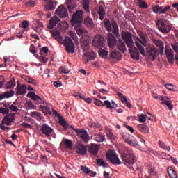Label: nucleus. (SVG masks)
Wrapping results in <instances>:
<instances>
[{"instance_id": "58836bf2", "label": "nucleus", "mask_w": 178, "mask_h": 178, "mask_svg": "<svg viewBox=\"0 0 178 178\" xmlns=\"http://www.w3.org/2000/svg\"><path fill=\"white\" fill-rule=\"evenodd\" d=\"M99 56L100 58H104V59H108V55L109 52L105 49H102L100 51H98Z\"/></svg>"}, {"instance_id": "c9c22d12", "label": "nucleus", "mask_w": 178, "mask_h": 178, "mask_svg": "<svg viewBox=\"0 0 178 178\" xmlns=\"http://www.w3.org/2000/svg\"><path fill=\"white\" fill-rule=\"evenodd\" d=\"M22 79H23V80H25V81H26V83H29V84H33V86H37V82L35 81V80L31 79L29 76L22 75Z\"/></svg>"}, {"instance_id": "423d86ee", "label": "nucleus", "mask_w": 178, "mask_h": 178, "mask_svg": "<svg viewBox=\"0 0 178 178\" xmlns=\"http://www.w3.org/2000/svg\"><path fill=\"white\" fill-rule=\"evenodd\" d=\"M108 162L112 163V165H122V161L118 156V154L115 151H109L106 155Z\"/></svg>"}, {"instance_id": "f704fd0d", "label": "nucleus", "mask_w": 178, "mask_h": 178, "mask_svg": "<svg viewBox=\"0 0 178 178\" xmlns=\"http://www.w3.org/2000/svg\"><path fill=\"white\" fill-rule=\"evenodd\" d=\"M116 47H118L119 51H120L123 54H124V52L126 51V44H124V42H123V40H122V39H120L119 44H118Z\"/></svg>"}, {"instance_id": "49530a36", "label": "nucleus", "mask_w": 178, "mask_h": 178, "mask_svg": "<svg viewBox=\"0 0 178 178\" xmlns=\"http://www.w3.org/2000/svg\"><path fill=\"white\" fill-rule=\"evenodd\" d=\"M66 5L68 8L69 12H72L73 9H74V6H73V3H72V0H67L66 1Z\"/></svg>"}, {"instance_id": "412c9836", "label": "nucleus", "mask_w": 178, "mask_h": 178, "mask_svg": "<svg viewBox=\"0 0 178 178\" xmlns=\"http://www.w3.org/2000/svg\"><path fill=\"white\" fill-rule=\"evenodd\" d=\"M98 151H99V146L95 143L90 144L88 152L91 155H94L95 156L98 155Z\"/></svg>"}, {"instance_id": "e433bc0d", "label": "nucleus", "mask_w": 178, "mask_h": 178, "mask_svg": "<svg viewBox=\"0 0 178 178\" xmlns=\"http://www.w3.org/2000/svg\"><path fill=\"white\" fill-rule=\"evenodd\" d=\"M158 155L159 157L161 158V159H166L167 161H170V159H172V156L163 152H159Z\"/></svg>"}, {"instance_id": "69168bd1", "label": "nucleus", "mask_w": 178, "mask_h": 178, "mask_svg": "<svg viewBox=\"0 0 178 178\" xmlns=\"http://www.w3.org/2000/svg\"><path fill=\"white\" fill-rule=\"evenodd\" d=\"M22 126H23V127L24 129H33V126H31V124H27V122H26L22 123Z\"/></svg>"}, {"instance_id": "680f3d73", "label": "nucleus", "mask_w": 178, "mask_h": 178, "mask_svg": "<svg viewBox=\"0 0 178 178\" xmlns=\"http://www.w3.org/2000/svg\"><path fill=\"white\" fill-rule=\"evenodd\" d=\"M171 47L175 52H176L177 55L178 53V43L175 42V44H172Z\"/></svg>"}, {"instance_id": "9d476101", "label": "nucleus", "mask_w": 178, "mask_h": 178, "mask_svg": "<svg viewBox=\"0 0 178 178\" xmlns=\"http://www.w3.org/2000/svg\"><path fill=\"white\" fill-rule=\"evenodd\" d=\"M133 35L130 32H123L122 34V38L124 41L127 47H134V42H133Z\"/></svg>"}, {"instance_id": "a211bd4d", "label": "nucleus", "mask_w": 178, "mask_h": 178, "mask_svg": "<svg viewBox=\"0 0 178 178\" xmlns=\"http://www.w3.org/2000/svg\"><path fill=\"white\" fill-rule=\"evenodd\" d=\"M124 140L127 144L131 145L132 147H137L138 145V142L131 135H129L127 137H124Z\"/></svg>"}, {"instance_id": "13d9d810", "label": "nucleus", "mask_w": 178, "mask_h": 178, "mask_svg": "<svg viewBox=\"0 0 178 178\" xmlns=\"http://www.w3.org/2000/svg\"><path fill=\"white\" fill-rule=\"evenodd\" d=\"M26 5L29 6V8H34V6H35V1L30 0L26 3Z\"/></svg>"}, {"instance_id": "a878e982", "label": "nucleus", "mask_w": 178, "mask_h": 178, "mask_svg": "<svg viewBox=\"0 0 178 178\" xmlns=\"http://www.w3.org/2000/svg\"><path fill=\"white\" fill-rule=\"evenodd\" d=\"M113 21H111H111L108 19L106 18L104 19V27L106 29V30L108 31V33H113V30H112V29H113V26H112V22Z\"/></svg>"}, {"instance_id": "2f4dec72", "label": "nucleus", "mask_w": 178, "mask_h": 178, "mask_svg": "<svg viewBox=\"0 0 178 178\" xmlns=\"http://www.w3.org/2000/svg\"><path fill=\"white\" fill-rule=\"evenodd\" d=\"M97 13L99 17V20L102 22V20L105 19V16H106V12L105 11V8H104V6H99Z\"/></svg>"}, {"instance_id": "1a4fd4ad", "label": "nucleus", "mask_w": 178, "mask_h": 178, "mask_svg": "<svg viewBox=\"0 0 178 178\" xmlns=\"http://www.w3.org/2000/svg\"><path fill=\"white\" fill-rule=\"evenodd\" d=\"M63 44H64L65 47V51H67L68 54L74 53V43H73V40H72V38L66 37L65 40L63 41Z\"/></svg>"}, {"instance_id": "ddd939ff", "label": "nucleus", "mask_w": 178, "mask_h": 178, "mask_svg": "<svg viewBox=\"0 0 178 178\" xmlns=\"http://www.w3.org/2000/svg\"><path fill=\"white\" fill-rule=\"evenodd\" d=\"M165 54L169 63H173L175 60V52L171 49L170 47L166 46L165 48Z\"/></svg>"}, {"instance_id": "864d4df0", "label": "nucleus", "mask_w": 178, "mask_h": 178, "mask_svg": "<svg viewBox=\"0 0 178 178\" xmlns=\"http://www.w3.org/2000/svg\"><path fill=\"white\" fill-rule=\"evenodd\" d=\"M93 104H95V105L97 106H104V102L98 99H94Z\"/></svg>"}, {"instance_id": "4468645a", "label": "nucleus", "mask_w": 178, "mask_h": 178, "mask_svg": "<svg viewBox=\"0 0 178 178\" xmlns=\"http://www.w3.org/2000/svg\"><path fill=\"white\" fill-rule=\"evenodd\" d=\"M74 27H75V30L76 31L77 35L79 37H81V35H83L82 37H88V42H90V36H88L87 35V29L81 27V24L80 25H75Z\"/></svg>"}, {"instance_id": "6ab92c4d", "label": "nucleus", "mask_w": 178, "mask_h": 178, "mask_svg": "<svg viewBox=\"0 0 178 178\" xmlns=\"http://www.w3.org/2000/svg\"><path fill=\"white\" fill-rule=\"evenodd\" d=\"M15 113H10L4 116L2 120V124L9 126L13 122V120H15Z\"/></svg>"}, {"instance_id": "393cba45", "label": "nucleus", "mask_w": 178, "mask_h": 178, "mask_svg": "<svg viewBox=\"0 0 178 178\" xmlns=\"http://www.w3.org/2000/svg\"><path fill=\"white\" fill-rule=\"evenodd\" d=\"M147 52H149L150 56L152 58H156L158 56V50L154 47L148 46L146 47Z\"/></svg>"}, {"instance_id": "f03ea898", "label": "nucleus", "mask_w": 178, "mask_h": 178, "mask_svg": "<svg viewBox=\"0 0 178 178\" xmlns=\"http://www.w3.org/2000/svg\"><path fill=\"white\" fill-rule=\"evenodd\" d=\"M113 34L111 33L107 35V44L109 48L113 49L118 47V40H120V34L119 33V26L116 21L112 22Z\"/></svg>"}, {"instance_id": "5701e85b", "label": "nucleus", "mask_w": 178, "mask_h": 178, "mask_svg": "<svg viewBox=\"0 0 178 178\" xmlns=\"http://www.w3.org/2000/svg\"><path fill=\"white\" fill-rule=\"evenodd\" d=\"M27 92V86L25 84L18 85L17 86V95H24Z\"/></svg>"}, {"instance_id": "774afa93", "label": "nucleus", "mask_w": 178, "mask_h": 178, "mask_svg": "<svg viewBox=\"0 0 178 178\" xmlns=\"http://www.w3.org/2000/svg\"><path fill=\"white\" fill-rule=\"evenodd\" d=\"M29 27V21L24 20L22 22V29H27Z\"/></svg>"}, {"instance_id": "79ce46f5", "label": "nucleus", "mask_w": 178, "mask_h": 178, "mask_svg": "<svg viewBox=\"0 0 178 178\" xmlns=\"http://www.w3.org/2000/svg\"><path fill=\"white\" fill-rule=\"evenodd\" d=\"M138 3L139 8H141V9H145L148 8V3H147L145 1L138 0Z\"/></svg>"}, {"instance_id": "8fccbe9b", "label": "nucleus", "mask_w": 178, "mask_h": 178, "mask_svg": "<svg viewBox=\"0 0 178 178\" xmlns=\"http://www.w3.org/2000/svg\"><path fill=\"white\" fill-rule=\"evenodd\" d=\"M9 108L10 111H13V112H17L19 111V108L16 106V102H14L12 105L9 106Z\"/></svg>"}, {"instance_id": "b1692460", "label": "nucleus", "mask_w": 178, "mask_h": 178, "mask_svg": "<svg viewBox=\"0 0 178 178\" xmlns=\"http://www.w3.org/2000/svg\"><path fill=\"white\" fill-rule=\"evenodd\" d=\"M60 22V19L58 17L54 16V17H51L49 22L48 29H52L56 24H58Z\"/></svg>"}, {"instance_id": "6e6552de", "label": "nucleus", "mask_w": 178, "mask_h": 178, "mask_svg": "<svg viewBox=\"0 0 178 178\" xmlns=\"http://www.w3.org/2000/svg\"><path fill=\"white\" fill-rule=\"evenodd\" d=\"M76 134L77 137H79L83 143L87 144L90 141V135L88 132L85 129H74Z\"/></svg>"}, {"instance_id": "3c124183", "label": "nucleus", "mask_w": 178, "mask_h": 178, "mask_svg": "<svg viewBox=\"0 0 178 178\" xmlns=\"http://www.w3.org/2000/svg\"><path fill=\"white\" fill-rule=\"evenodd\" d=\"M83 9H85L86 12H88L90 13V3L88 2V1H83Z\"/></svg>"}, {"instance_id": "5fc2aeb1", "label": "nucleus", "mask_w": 178, "mask_h": 178, "mask_svg": "<svg viewBox=\"0 0 178 178\" xmlns=\"http://www.w3.org/2000/svg\"><path fill=\"white\" fill-rule=\"evenodd\" d=\"M103 106H106L108 109H112V103L109 100H105Z\"/></svg>"}, {"instance_id": "aec40b11", "label": "nucleus", "mask_w": 178, "mask_h": 178, "mask_svg": "<svg viewBox=\"0 0 178 178\" xmlns=\"http://www.w3.org/2000/svg\"><path fill=\"white\" fill-rule=\"evenodd\" d=\"M76 152L80 155H87V147L83 143L76 144Z\"/></svg>"}, {"instance_id": "4d7b16f0", "label": "nucleus", "mask_w": 178, "mask_h": 178, "mask_svg": "<svg viewBox=\"0 0 178 178\" xmlns=\"http://www.w3.org/2000/svg\"><path fill=\"white\" fill-rule=\"evenodd\" d=\"M64 144L66 145L67 148H72V140L65 139L64 140Z\"/></svg>"}, {"instance_id": "4be33fe9", "label": "nucleus", "mask_w": 178, "mask_h": 178, "mask_svg": "<svg viewBox=\"0 0 178 178\" xmlns=\"http://www.w3.org/2000/svg\"><path fill=\"white\" fill-rule=\"evenodd\" d=\"M26 97H28V98H31V99L35 101L37 104H41V102H42V99L38 96V95H35L34 92H29L26 95Z\"/></svg>"}, {"instance_id": "ea45409f", "label": "nucleus", "mask_w": 178, "mask_h": 178, "mask_svg": "<svg viewBox=\"0 0 178 178\" xmlns=\"http://www.w3.org/2000/svg\"><path fill=\"white\" fill-rule=\"evenodd\" d=\"M59 123L61 126H63V127L64 129H67V127H69V124H67V122H66V120H65L63 118V117L60 116L59 117Z\"/></svg>"}, {"instance_id": "c03bdc74", "label": "nucleus", "mask_w": 178, "mask_h": 178, "mask_svg": "<svg viewBox=\"0 0 178 178\" xmlns=\"http://www.w3.org/2000/svg\"><path fill=\"white\" fill-rule=\"evenodd\" d=\"M159 147L160 148H162L163 149H165V151H170V147L166 146L165 143H163L161 140L159 141Z\"/></svg>"}, {"instance_id": "0e129e2a", "label": "nucleus", "mask_w": 178, "mask_h": 178, "mask_svg": "<svg viewBox=\"0 0 178 178\" xmlns=\"http://www.w3.org/2000/svg\"><path fill=\"white\" fill-rule=\"evenodd\" d=\"M90 127H92L93 129H99V127H101V124L99 123L92 122Z\"/></svg>"}, {"instance_id": "72a5a7b5", "label": "nucleus", "mask_w": 178, "mask_h": 178, "mask_svg": "<svg viewBox=\"0 0 178 178\" xmlns=\"http://www.w3.org/2000/svg\"><path fill=\"white\" fill-rule=\"evenodd\" d=\"M31 115L32 116V118H34L38 120H44V118L42 116V114H41V113H39L38 111L31 112Z\"/></svg>"}, {"instance_id": "4c0bfd02", "label": "nucleus", "mask_w": 178, "mask_h": 178, "mask_svg": "<svg viewBox=\"0 0 178 178\" xmlns=\"http://www.w3.org/2000/svg\"><path fill=\"white\" fill-rule=\"evenodd\" d=\"M52 37L54 38V40H56L58 42L62 44V36H60V33L58 31H55L52 33Z\"/></svg>"}, {"instance_id": "20e7f679", "label": "nucleus", "mask_w": 178, "mask_h": 178, "mask_svg": "<svg viewBox=\"0 0 178 178\" xmlns=\"http://www.w3.org/2000/svg\"><path fill=\"white\" fill-rule=\"evenodd\" d=\"M156 26H157L158 30L163 33V34H169L172 31L170 22L165 18L158 19L156 22Z\"/></svg>"}, {"instance_id": "09e8293b", "label": "nucleus", "mask_w": 178, "mask_h": 178, "mask_svg": "<svg viewBox=\"0 0 178 178\" xmlns=\"http://www.w3.org/2000/svg\"><path fill=\"white\" fill-rule=\"evenodd\" d=\"M168 173L170 178H177V174L174 170L170 169L168 171Z\"/></svg>"}, {"instance_id": "dca6fc26", "label": "nucleus", "mask_w": 178, "mask_h": 178, "mask_svg": "<svg viewBox=\"0 0 178 178\" xmlns=\"http://www.w3.org/2000/svg\"><path fill=\"white\" fill-rule=\"evenodd\" d=\"M40 131H42L46 137H51V134L54 133V129L51 128L48 124H44L41 127Z\"/></svg>"}, {"instance_id": "f3484780", "label": "nucleus", "mask_w": 178, "mask_h": 178, "mask_svg": "<svg viewBox=\"0 0 178 178\" xmlns=\"http://www.w3.org/2000/svg\"><path fill=\"white\" fill-rule=\"evenodd\" d=\"M55 13H56L59 17H61V19H65V17H66L68 15L67 10L63 7V5L58 6Z\"/></svg>"}, {"instance_id": "603ef678", "label": "nucleus", "mask_w": 178, "mask_h": 178, "mask_svg": "<svg viewBox=\"0 0 178 178\" xmlns=\"http://www.w3.org/2000/svg\"><path fill=\"white\" fill-rule=\"evenodd\" d=\"M0 114L9 115V108L0 107Z\"/></svg>"}, {"instance_id": "a18cd8bd", "label": "nucleus", "mask_w": 178, "mask_h": 178, "mask_svg": "<svg viewBox=\"0 0 178 178\" xmlns=\"http://www.w3.org/2000/svg\"><path fill=\"white\" fill-rule=\"evenodd\" d=\"M84 24H86L88 27H91V26L94 24V22H92V19L88 17L84 20Z\"/></svg>"}, {"instance_id": "f257e3e1", "label": "nucleus", "mask_w": 178, "mask_h": 178, "mask_svg": "<svg viewBox=\"0 0 178 178\" xmlns=\"http://www.w3.org/2000/svg\"><path fill=\"white\" fill-rule=\"evenodd\" d=\"M81 48L83 50V59L85 63H88L91 60H94L97 58V54L94 51H88L90 49V42H88V36H83L81 38Z\"/></svg>"}, {"instance_id": "e2e57ef3", "label": "nucleus", "mask_w": 178, "mask_h": 178, "mask_svg": "<svg viewBox=\"0 0 178 178\" xmlns=\"http://www.w3.org/2000/svg\"><path fill=\"white\" fill-rule=\"evenodd\" d=\"M149 173L150 176H155L156 175V170L154 168H150L149 169Z\"/></svg>"}, {"instance_id": "c756f323", "label": "nucleus", "mask_w": 178, "mask_h": 178, "mask_svg": "<svg viewBox=\"0 0 178 178\" xmlns=\"http://www.w3.org/2000/svg\"><path fill=\"white\" fill-rule=\"evenodd\" d=\"M137 129L139 130V131H141V133H143L144 134L149 133V128H148L147 124H138L137 125Z\"/></svg>"}, {"instance_id": "0eeeda50", "label": "nucleus", "mask_w": 178, "mask_h": 178, "mask_svg": "<svg viewBox=\"0 0 178 178\" xmlns=\"http://www.w3.org/2000/svg\"><path fill=\"white\" fill-rule=\"evenodd\" d=\"M83 22V10H76L75 13L73 14L71 24L73 27L74 26H80Z\"/></svg>"}, {"instance_id": "cd10ccee", "label": "nucleus", "mask_w": 178, "mask_h": 178, "mask_svg": "<svg viewBox=\"0 0 178 178\" xmlns=\"http://www.w3.org/2000/svg\"><path fill=\"white\" fill-rule=\"evenodd\" d=\"M109 58L115 59V60H120L122 58V54L118 51H110Z\"/></svg>"}, {"instance_id": "37998d69", "label": "nucleus", "mask_w": 178, "mask_h": 178, "mask_svg": "<svg viewBox=\"0 0 178 178\" xmlns=\"http://www.w3.org/2000/svg\"><path fill=\"white\" fill-rule=\"evenodd\" d=\"M60 73H63L64 74H68L70 73V70L67 66L60 67L59 68Z\"/></svg>"}, {"instance_id": "9b49d317", "label": "nucleus", "mask_w": 178, "mask_h": 178, "mask_svg": "<svg viewBox=\"0 0 178 178\" xmlns=\"http://www.w3.org/2000/svg\"><path fill=\"white\" fill-rule=\"evenodd\" d=\"M168 10H172V12H173V9L170 8V6L169 5H168L166 7L156 5L153 8V12H154V13H159V15H165Z\"/></svg>"}, {"instance_id": "c85d7f7f", "label": "nucleus", "mask_w": 178, "mask_h": 178, "mask_svg": "<svg viewBox=\"0 0 178 178\" xmlns=\"http://www.w3.org/2000/svg\"><path fill=\"white\" fill-rule=\"evenodd\" d=\"M93 140L97 143H104L105 141V134L102 133L95 134L93 136Z\"/></svg>"}, {"instance_id": "6e6d98bb", "label": "nucleus", "mask_w": 178, "mask_h": 178, "mask_svg": "<svg viewBox=\"0 0 178 178\" xmlns=\"http://www.w3.org/2000/svg\"><path fill=\"white\" fill-rule=\"evenodd\" d=\"M15 86H16V82H15V81L13 80H11L8 82V86H6V88L7 89L13 88Z\"/></svg>"}, {"instance_id": "f8f14e48", "label": "nucleus", "mask_w": 178, "mask_h": 178, "mask_svg": "<svg viewBox=\"0 0 178 178\" xmlns=\"http://www.w3.org/2000/svg\"><path fill=\"white\" fill-rule=\"evenodd\" d=\"M105 42V38L101 35H97L93 40L92 44L95 48H100V47H104V43Z\"/></svg>"}, {"instance_id": "a19ab883", "label": "nucleus", "mask_w": 178, "mask_h": 178, "mask_svg": "<svg viewBox=\"0 0 178 178\" xmlns=\"http://www.w3.org/2000/svg\"><path fill=\"white\" fill-rule=\"evenodd\" d=\"M97 166H103V168H108V163H105L104 159H97L96 160Z\"/></svg>"}, {"instance_id": "bb28decb", "label": "nucleus", "mask_w": 178, "mask_h": 178, "mask_svg": "<svg viewBox=\"0 0 178 178\" xmlns=\"http://www.w3.org/2000/svg\"><path fill=\"white\" fill-rule=\"evenodd\" d=\"M154 44L156 45L160 49L159 54L160 55H163V49H165V46L163 45V42L161 40H154L153 41Z\"/></svg>"}, {"instance_id": "39448f33", "label": "nucleus", "mask_w": 178, "mask_h": 178, "mask_svg": "<svg viewBox=\"0 0 178 178\" xmlns=\"http://www.w3.org/2000/svg\"><path fill=\"white\" fill-rule=\"evenodd\" d=\"M121 158L124 165L128 166L131 170H134V168L131 165H134V161H136V156L133 153L122 154Z\"/></svg>"}, {"instance_id": "338daca9", "label": "nucleus", "mask_w": 178, "mask_h": 178, "mask_svg": "<svg viewBox=\"0 0 178 178\" xmlns=\"http://www.w3.org/2000/svg\"><path fill=\"white\" fill-rule=\"evenodd\" d=\"M53 84H54V87H56V88H58L59 87H62V81H54Z\"/></svg>"}, {"instance_id": "de8ad7c7", "label": "nucleus", "mask_w": 178, "mask_h": 178, "mask_svg": "<svg viewBox=\"0 0 178 178\" xmlns=\"http://www.w3.org/2000/svg\"><path fill=\"white\" fill-rule=\"evenodd\" d=\"M40 109H42V112L44 113V115H48L49 113V108L45 106H40Z\"/></svg>"}, {"instance_id": "052dcab7", "label": "nucleus", "mask_w": 178, "mask_h": 178, "mask_svg": "<svg viewBox=\"0 0 178 178\" xmlns=\"http://www.w3.org/2000/svg\"><path fill=\"white\" fill-rule=\"evenodd\" d=\"M147 121V118L145 117V115L144 114H140L139 116V122L141 123H144Z\"/></svg>"}, {"instance_id": "7ed1b4c3", "label": "nucleus", "mask_w": 178, "mask_h": 178, "mask_svg": "<svg viewBox=\"0 0 178 178\" xmlns=\"http://www.w3.org/2000/svg\"><path fill=\"white\" fill-rule=\"evenodd\" d=\"M138 35L141 38H138V36H136V38L137 40L135 41V44L139 49L141 55L143 56H147V54H145V49L144 47H147L148 42H147V35L143 33V31H138Z\"/></svg>"}, {"instance_id": "2eb2a0df", "label": "nucleus", "mask_w": 178, "mask_h": 178, "mask_svg": "<svg viewBox=\"0 0 178 178\" xmlns=\"http://www.w3.org/2000/svg\"><path fill=\"white\" fill-rule=\"evenodd\" d=\"M129 53L132 59L140 60V49L133 46L132 47H129Z\"/></svg>"}, {"instance_id": "7c9ffc66", "label": "nucleus", "mask_w": 178, "mask_h": 178, "mask_svg": "<svg viewBox=\"0 0 178 178\" xmlns=\"http://www.w3.org/2000/svg\"><path fill=\"white\" fill-rule=\"evenodd\" d=\"M15 95V91L10 90L4 92L0 94V101L5 99V98H10V97H13Z\"/></svg>"}, {"instance_id": "473e14b6", "label": "nucleus", "mask_w": 178, "mask_h": 178, "mask_svg": "<svg viewBox=\"0 0 178 178\" xmlns=\"http://www.w3.org/2000/svg\"><path fill=\"white\" fill-rule=\"evenodd\" d=\"M45 2H48L47 5L44 6L46 10H55V6H54V2L52 0H42Z\"/></svg>"}, {"instance_id": "bf43d9fd", "label": "nucleus", "mask_w": 178, "mask_h": 178, "mask_svg": "<svg viewBox=\"0 0 178 178\" xmlns=\"http://www.w3.org/2000/svg\"><path fill=\"white\" fill-rule=\"evenodd\" d=\"M81 169L82 172H83V173H86V175H88V173H90V170L87 166L82 165Z\"/></svg>"}]
</instances>
